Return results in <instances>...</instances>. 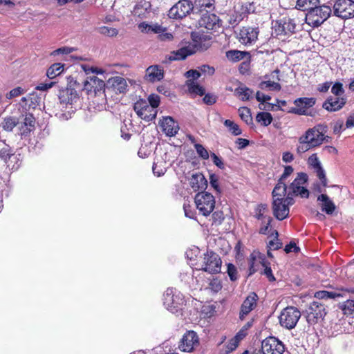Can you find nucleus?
<instances>
[{"mask_svg":"<svg viewBox=\"0 0 354 354\" xmlns=\"http://www.w3.org/2000/svg\"><path fill=\"white\" fill-rule=\"evenodd\" d=\"M259 88L262 90H270V91H280L281 88V85L274 82L270 80L263 81L259 84Z\"/></svg>","mask_w":354,"mask_h":354,"instance_id":"45","label":"nucleus"},{"mask_svg":"<svg viewBox=\"0 0 354 354\" xmlns=\"http://www.w3.org/2000/svg\"><path fill=\"white\" fill-rule=\"evenodd\" d=\"M185 302L183 295L176 288H167L163 295V304L172 313H176L181 310Z\"/></svg>","mask_w":354,"mask_h":354,"instance_id":"3","label":"nucleus"},{"mask_svg":"<svg viewBox=\"0 0 354 354\" xmlns=\"http://www.w3.org/2000/svg\"><path fill=\"white\" fill-rule=\"evenodd\" d=\"M317 201L320 202V207L322 212L327 214H332L335 209V203L326 194H321L317 197Z\"/></svg>","mask_w":354,"mask_h":354,"instance_id":"28","label":"nucleus"},{"mask_svg":"<svg viewBox=\"0 0 354 354\" xmlns=\"http://www.w3.org/2000/svg\"><path fill=\"white\" fill-rule=\"evenodd\" d=\"M198 50V46L194 44H189L187 46L182 47L177 50L171 53L169 56V60H183L189 55L194 54Z\"/></svg>","mask_w":354,"mask_h":354,"instance_id":"18","label":"nucleus"},{"mask_svg":"<svg viewBox=\"0 0 354 354\" xmlns=\"http://www.w3.org/2000/svg\"><path fill=\"white\" fill-rule=\"evenodd\" d=\"M331 92L336 97H341L344 93L343 84L340 82H335L331 88Z\"/></svg>","mask_w":354,"mask_h":354,"instance_id":"53","label":"nucleus"},{"mask_svg":"<svg viewBox=\"0 0 354 354\" xmlns=\"http://www.w3.org/2000/svg\"><path fill=\"white\" fill-rule=\"evenodd\" d=\"M224 124L234 136H239L242 133L239 126L230 120H225Z\"/></svg>","mask_w":354,"mask_h":354,"instance_id":"47","label":"nucleus"},{"mask_svg":"<svg viewBox=\"0 0 354 354\" xmlns=\"http://www.w3.org/2000/svg\"><path fill=\"white\" fill-rule=\"evenodd\" d=\"M98 32L106 37H114L118 35V30L115 28L104 26L98 28Z\"/></svg>","mask_w":354,"mask_h":354,"instance_id":"44","label":"nucleus"},{"mask_svg":"<svg viewBox=\"0 0 354 354\" xmlns=\"http://www.w3.org/2000/svg\"><path fill=\"white\" fill-rule=\"evenodd\" d=\"M134 111L142 120L150 122L156 118L157 110L149 106L148 102L144 100H138L133 106Z\"/></svg>","mask_w":354,"mask_h":354,"instance_id":"12","label":"nucleus"},{"mask_svg":"<svg viewBox=\"0 0 354 354\" xmlns=\"http://www.w3.org/2000/svg\"><path fill=\"white\" fill-rule=\"evenodd\" d=\"M250 55L245 58V59L241 63L239 67V71L242 75H250Z\"/></svg>","mask_w":354,"mask_h":354,"instance_id":"48","label":"nucleus"},{"mask_svg":"<svg viewBox=\"0 0 354 354\" xmlns=\"http://www.w3.org/2000/svg\"><path fill=\"white\" fill-rule=\"evenodd\" d=\"M198 68L200 71L201 75L205 74L207 75H212L215 72L214 68L209 65H203L198 67Z\"/></svg>","mask_w":354,"mask_h":354,"instance_id":"58","label":"nucleus"},{"mask_svg":"<svg viewBox=\"0 0 354 354\" xmlns=\"http://www.w3.org/2000/svg\"><path fill=\"white\" fill-rule=\"evenodd\" d=\"M194 203L199 213L205 216H209L213 212L216 204L214 196L207 192L196 194Z\"/></svg>","mask_w":354,"mask_h":354,"instance_id":"4","label":"nucleus"},{"mask_svg":"<svg viewBox=\"0 0 354 354\" xmlns=\"http://www.w3.org/2000/svg\"><path fill=\"white\" fill-rule=\"evenodd\" d=\"M194 148L197 154L203 160H207L209 157L208 151L201 144L195 143Z\"/></svg>","mask_w":354,"mask_h":354,"instance_id":"51","label":"nucleus"},{"mask_svg":"<svg viewBox=\"0 0 354 354\" xmlns=\"http://www.w3.org/2000/svg\"><path fill=\"white\" fill-rule=\"evenodd\" d=\"M209 183L211 186L217 192H220V188L218 185V178L215 174H212L209 176Z\"/></svg>","mask_w":354,"mask_h":354,"instance_id":"61","label":"nucleus"},{"mask_svg":"<svg viewBox=\"0 0 354 354\" xmlns=\"http://www.w3.org/2000/svg\"><path fill=\"white\" fill-rule=\"evenodd\" d=\"M160 97L156 94H151L148 97V104L149 106L153 107V109H156V108L160 104Z\"/></svg>","mask_w":354,"mask_h":354,"instance_id":"54","label":"nucleus"},{"mask_svg":"<svg viewBox=\"0 0 354 354\" xmlns=\"http://www.w3.org/2000/svg\"><path fill=\"white\" fill-rule=\"evenodd\" d=\"M209 288L212 291L217 292L222 288V285L218 279H214L209 283Z\"/></svg>","mask_w":354,"mask_h":354,"instance_id":"62","label":"nucleus"},{"mask_svg":"<svg viewBox=\"0 0 354 354\" xmlns=\"http://www.w3.org/2000/svg\"><path fill=\"white\" fill-rule=\"evenodd\" d=\"M56 83L57 82L48 79L44 82L39 83L35 88L38 91H46L53 87Z\"/></svg>","mask_w":354,"mask_h":354,"instance_id":"52","label":"nucleus"},{"mask_svg":"<svg viewBox=\"0 0 354 354\" xmlns=\"http://www.w3.org/2000/svg\"><path fill=\"white\" fill-rule=\"evenodd\" d=\"M294 169L292 168V166H286L285 168H284V171H283V173L282 174V175L281 176L280 178L279 179V181H281V182H284L285 183V180H286V178L292 174V173L293 172Z\"/></svg>","mask_w":354,"mask_h":354,"instance_id":"60","label":"nucleus"},{"mask_svg":"<svg viewBox=\"0 0 354 354\" xmlns=\"http://www.w3.org/2000/svg\"><path fill=\"white\" fill-rule=\"evenodd\" d=\"M301 317L300 311L295 307L290 306L284 308L279 317L281 326L287 329L294 328Z\"/></svg>","mask_w":354,"mask_h":354,"instance_id":"8","label":"nucleus"},{"mask_svg":"<svg viewBox=\"0 0 354 354\" xmlns=\"http://www.w3.org/2000/svg\"><path fill=\"white\" fill-rule=\"evenodd\" d=\"M346 100L343 97H329L324 102L323 108L328 111H336L341 109L346 104Z\"/></svg>","mask_w":354,"mask_h":354,"instance_id":"26","label":"nucleus"},{"mask_svg":"<svg viewBox=\"0 0 354 354\" xmlns=\"http://www.w3.org/2000/svg\"><path fill=\"white\" fill-rule=\"evenodd\" d=\"M308 164L315 170V172L320 180L322 185L326 187L327 185V179L326 177L325 171L323 169L321 162L316 153L312 154L308 158Z\"/></svg>","mask_w":354,"mask_h":354,"instance_id":"21","label":"nucleus"},{"mask_svg":"<svg viewBox=\"0 0 354 354\" xmlns=\"http://www.w3.org/2000/svg\"><path fill=\"white\" fill-rule=\"evenodd\" d=\"M20 123V118L15 116H7L3 118L1 126L6 131H12Z\"/></svg>","mask_w":354,"mask_h":354,"instance_id":"34","label":"nucleus"},{"mask_svg":"<svg viewBox=\"0 0 354 354\" xmlns=\"http://www.w3.org/2000/svg\"><path fill=\"white\" fill-rule=\"evenodd\" d=\"M308 176L305 173L297 174V177L293 182L288 187V191L291 194L299 195L301 198H308L309 196L308 190L304 187V185L307 182Z\"/></svg>","mask_w":354,"mask_h":354,"instance_id":"13","label":"nucleus"},{"mask_svg":"<svg viewBox=\"0 0 354 354\" xmlns=\"http://www.w3.org/2000/svg\"><path fill=\"white\" fill-rule=\"evenodd\" d=\"M239 113L241 120L246 124H250L252 123V118L250 109L247 107H241L239 109Z\"/></svg>","mask_w":354,"mask_h":354,"instance_id":"46","label":"nucleus"},{"mask_svg":"<svg viewBox=\"0 0 354 354\" xmlns=\"http://www.w3.org/2000/svg\"><path fill=\"white\" fill-rule=\"evenodd\" d=\"M145 79L151 82L160 81L164 77L163 68L158 65H152L146 70Z\"/></svg>","mask_w":354,"mask_h":354,"instance_id":"27","label":"nucleus"},{"mask_svg":"<svg viewBox=\"0 0 354 354\" xmlns=\"http://www.w3.org/2000/svg\"><path fill=\"white\" fill-rule=\"evenodd\" d=\"M185 76L187 78L192 77V79H190L189 80L194 81L201 77V73H200V71L198 70V68L196 69V70L192 69V70H189L186 72Z\"/></svg>","mask_w":354,"mask_h":354,"instance_id":"59","label":"nucleus"},{"mask_svg":"<svg viewBox=\"0 0 354 354\" xmlns=\"http://www.w3.org/2000/svg\"><path fill=\"white\" fill-rule=\"evenodd\" d=\"M64 71V64L62 63H54L46 71V76L48 79L53 80L61 75Z\"/></svg>","mask_w":354,"mask_h":354,"instance_id":"37","label":"nucleus"},{"mask_svg":"<svg viewBox=\"0 0 354 354\" xmlns=\"http://www.w3.org/2000/svg\"><path fill=\"white\" fill-rule=\"evenodd\" d=\"M299 143L297 146V152L299 154L304 153L312 148H314L310 142L306 140L305 137L302 135L299 138Z\"/></svg>","mask_w":354,"mask_h":354,"instance_id":"41","label":"nucleus"},{"mask_svg":"<svg viewBox=\"0 0 354 354\" xmlns=\"http://www.w3.org/2000/svg\"><path fill=\"white\" fill-rule=\"evenodd\" d=\"M227 273L232 281H235L239 278L237 268L231 263L227 264Z\"/></svg>","mask_w":354,"mask_h":354,"instance_id":"49","label":"nucleus"},{"mask_svg":"<svg viewBox=\"0 0 354 354\" xmlns=\"http://www.w3.org/2000/svg\"><path fill=\"white\" fill-rule=\"evenodd\" d=\"M252 93V90L245 86H240L234 91V94L243 101L249 100Z\"/></svg>","mask_w":354,"mask_h":354,"instance_id":"39","label":"nucleus"},{"mask_svg":"<svg viewBox=\"0 0 354 354\" xmlns=\"http://www.w3.org/2000/svg\"><path fill=\"white\" fill-rule=\"evenodd\" d=\"M210 156L212 159V161L215 165H216L220 169L224 168V163L221 158L216 155L214 153H212Z\"/></svg>","mask_w":354,"mask_h":354,"instance_id":"64","label":"nucleus"},{"mask_svg":"<svg viewBox=\"0 0 354 354\" xmlns=\"http://www.w3.org/2000/svg\"><path fill=\"white\" fill-rule=\"evenodd\" d=\"M319 0H297L296 7L308 12L318 3Z\"/></svg>","mask_w":354,"mask_h":354,"instance_id":"40","label":"nucleus"},{"mask_svg":"<svg viewBox=\"0 0 354 354\" xmlns=\"http://www.w3.org/2000/svg\"><path fill=\"white\" fill-rule=\"evenodd\" d=\"M221 264L222 261L216 253L207 251L204 254L201 266L198 270L209 274H216L221 272Z\"/></svg>","mask_w":354,"mask_h":354,"instance_id":"7","label":"nucleus"},{"mask_svg":"<svg viewBox=\"0 0 354 354\" xmlns=\"http://www.w3.org/2000/svg\"><path fill=\"white\" fill-rule=\"evenodd\" d=\"M194 6V11L209 12L214 8V0H196Z\"/></svg>","mask_w":354,"mask_h":354,"instance_id":"35","label":"nucleus"},{"mask_svg":"<svg viewBox=\"0 0 354 354\" xmlns=\"http://www.w3.org/2000/svg\"><path fill=\"white\" fill-rule=\"evenodd\" d=\"M256 120L263 126H268L272 121V116L268 112H259L256 116Z\"/></svg>","mask_w":354,"mask_h":354,"instance_id":"43","label":"nucleus"},{"mask_svg":"<svg viewBox=\"0 0 354 354\" xmlns=\"http://www.w3.org/2000/svg\"><path fill=\"white\" fill-rule=\"evenodd\" d=\"M0 157L8 164V167H12V169H17L19 167V165L16 166L15 165H11V163L18 158L16 155L12 153L9 146H5L0 149Z\"/></svg>","mask_w":354,"mask_h":354,"instance_id":"31","label":"nucleus"},{"mask_svg":"<svg viewBox=\"0 0 354 354\" xmlns=\"http://www.w3.org/2000/svg\"><path fill=\"white\" fill-rule=\"evenodd\" d=\"M272 211L275 218L282 221L288 216L290 209L287 204L277 198V200H272Z\"/></svg>","mask_w":354,"mask_h":354,"instance_id":"23","label":"nucleus"},{"mask_svg":"<svg viewBox=\"0 0 354 354\" xmlns=\"http://www.w3.org/2000/svg\"><path fill=\"white\" fill-rule=\"evenodd\" d=\"M74 85L76 88L72 86V84L67 86L65 89L60 90L58 94L59 106L62 111L64 109L69 110L68 113L73 112V105L75 104L79 100V94L77 93V88L80 89V84H77L75 81Z\"/></svg>","mask_w":354,"mask_h":354,"instance_id":"2","label":"nucleus"},{"mask_svg":"<svg viewBox=\"0 0 354 354\" xmlns=\"http://www.w3.org/2000/svg\"><path fill=\"white\" fill-rule=\"evenodd\" d=\"M258 296L254 292H251L243 301L239 314V318L243 319L257 306Z\"/></svg>","mask_w":354,"mask_h":354,"instance_id":"22","label":"nucleus"},{"mask_svg":"<svg viewBox=\"0 0 354 354\" xmlns=\"http://www.w3.org/2000/svg\"><path fill=\"white\" fill-rule=\"evenodd\" d=\"M25 93V90L22 88L21 87H16L13 89H12L9 93H8L6 95L7 99H12L15 97H18L20 95Z\"/></svg>","mask_w":354,"mask_h":354,"instance_id":"55","label":"nucleus"},{"mask_svg":"<svg viewBox=\"0 0 354 354\" xmlns=\"http://www.w3.org/2000/svg\"><path fill=\"white\" fill-rule=\"evenodd\" d=\"M73 50H74L73 48L64 46V47L59 48L53 50L51 53V55L55 56V55H59V54H66V55H67V54H70Z\"/></svg>","mask_w":354,"mask_h":354,"instance_id":"57","label":"nucleus"},{"mask_svg":"<svg viewBox=\"0 0 354 354\" xmlns=\"http://www.w3.org/2000/svg\"><path fill=\"white\" fill-rule=\"evenodd\" d=\"M192 12H194V6L189 0H180L169 10L168 17L172 19H182Z\"/></svg>","mask_w":354,"mask_h":354,"instance_id":"6","label":"nucleus"},{"mask_svg":"<svg viewBox=\"0 0 354 354\" xmlns=\"http://www.w3.org/2000/svg\"><path fill=\"white\" fill-rule=\"evenodd\" d=\"M272 218L270 216H268L267 220L261 221V227L259 229V233L262 234H266L268 232V229L270 226V223Z\"/></svg>","mask_w":354,"mask_h":354,"instance_id":"56","label":"nucleus"},{"mask_svg":"<svg viewBox=\"0 0 354 354\" xmlns=\"http://www.w3.org/2000/svg\"><path fill=\"white\" fill-rule=\"evenodd\" d=\"M219 19L215 15L209 12H205L198 20V25L201 28L207 30H214L220 27Z\"/></svg>","mask_w":354,"mask_h":354,"instance_id":"20","label":"nucleus"},{"mask_svg":"<svg viewBox=\"0 0 354 354\" xmlns=\"http://www.w3.org/2000/svg\"><path fill=\"white\" fill-rule=\"evenodd\" d=\"M189 183L194 191L205 189L207 185V181L201 173L192 174Z\"/></svg>","mask_w":354,"mask_h":354,"instance_id":"29","label":"nucleus"},{"mask_svg":"<svg viewBox=\"0 0 354 354\" xmlns=\"http://www.w3.org/2000/svg\"><path fill=\"white\" fill-rule=\"evenodd\" d=\"M198 344V337L196 333L189 330L183 335L178 348L183 352H192Z\"/></svg>","mask_w":354,"mask_h":354,"instance_id":"16","label":"nucleus"},{"mask_svg":"<svg viewBox=\"0 0 354 354\" xmlns=\"http://www.w3.org/2000/svg\"><path fill=\"white\" fill-rule=\"evenodd\" d=\"M20 118L19 126V133L21 136H27L34 128L35 120L32 114L26 113Z\"/></svg>","mask_w":354,"mask_h":354,"instance_id":"24","label":"nucleus"},{"mask_svg":"<svg viewBox=\"0 0 354 354\" xmlns=\"http://www.w3.org/2000/svg\"><path fill=\"white\" fill-rule=\"evenodd\" d=\"M341 308L345 315H353L354 313V300L348 299L342 304Z\"/></svg>","mask_w":354,"mask_h":354,"instance_id":"50","label":"nucleus"},{"mask_svg":"<svg viewBox=\"0 0 354 354\" xmlns=\"http://www.w3.org/2000/svg\"><path fill=\"white\" fill-rule=\"evenodd\" d=\"M326 131V127L322 125H317L313 128L308 129L303 135L306 140H308L311 145L316 147L321 145L324 141L328 142V136L324 135Z\"/></svg>","mask_w":354,"mask_h":354,"instance_id":"9","label":"nucleus"},{"mask_svg":"<svg viewBox=\"0 0 354 354\" xmlns=\"http://www.w3.org/2000/svg\"><path fill=\"white\" fill-rule=\"evenodd\" d=\"M342 297L343 295L339 290L336 291L320 290L315 293V297L319 299H336Z\"/></svg>","mask_w":354,"mask_h":354,"instance_id":"38","label":"nucleus"},{"mask_svg":"<svg viewBox=\"0 0 354 354\" xmlns=\"http://www.w3.org/2000/svg\"><path fill=\"white\" fill-rule=\"evenodd\" d=\"M250 53L246 51H241L238 50H230L225 53L227 59L232 62H237L244 59Z\"/></svg>","mask_w":354,"mask_h":354,"instance_id":"36","label":"nucleus"},{"mask_svg":"<svg viewBox=\"0 0 354 354\" xmlns=\"http://www.w3.org/2000/svg\"><path fill=\"white\" fill-rule=\"evenodd\" d=\"M265 263L264 259H261L259 254L253 252L249 257V275L255 273L260 266H263Z\"/></svg>","mask_w":354,"mask_h":354,"instance_id":"32","label":"nucleus"},{"mask_svg":"<svg viewBox=\"0 0 354 354\" xmlns=\"http://www.w3.org/2000/svg\"><path fill=\"white\" fill-rule=\"evenodd\" d=\"M160 127L162 132H164L167 136H175L179 130L178 123L169 116L163 118L160 121Z\"/></svg>","mask_w":354,"mask_h":354,"instance_id":"25","label":"nucleus"},{"mask_svg":"<svg viewBox=\"0 0 354 354\" xmlns=\"http://www.w3.org/2000/svg\"><path fill=\"white\" fill-rule=\"evenodd\" d=\"M186 84L188 87V90L191 93L203 95L205 93V89L203 87L198 84L194 80H187Z\"/></svg>","mask_w":354,"mask_h":354,"instance_id":"42","label":"nucleus"},{"mask_svg":"<svg viewBox=\"0 0 354 354\" xmlns=\"http://www.w3.org/2000/svg\"><path fill=\"white\" fill-rule=\"evenodd\" d=\"M264 268L263 274L268 278L270 281H273L275 280V278L272 274V269L270 266H267L266 262L263 263V266Z\"/></svg>","mask_w":354,"mask_h":354,"instance_id":"63","label":"nucleus"},{"mask_svg":"<svg viewBox=\"0 0 354 354\" xmlns=\"http://www.w3.org/2000/svg\"><path fill=\"white\" fill-rule=\"evenodd\" d=\"M332 10L330 6L323 5L317 6L306 13V20L307 23L313 27H318L323 24L330 16Z\"/></svg>","mask_w":354,"mask_h":354,"instance_id":"5","label":"nucleus"},{"mask_svg":"<svg viewBox=\"0 0 354 354\" xmlns=\"http://www.w3.org/2000/svg\"><path fill=\"white\" fill-rule=\"evenodd\" d=\"M297 24L294 19L283 17L276 21L274 26V32L277 35H288L295 32Z\"/></svg>","mask_w":354,"mask_h":354,"instance_id":"15","label":"nucleus"},{"mask_svg":"<svg viewBox=\"0 0 354 354\" xmlns=\"http://www.w3.org/2000/svg\"><path fill=\"white\" fill-rule=\"evenodd\" d=\"M306 319L308 324H315L322 320L326 315L324 305L318 301H313L306 310Z\"/></svg>","mask_w":354,"mask_h":354,"instance_id":"10","label":"nucleus"},{"mask_svg":"<svg viewBox=\"0 0 354 354\" xmlns=\"http://www.w3.org/2000/svg\"><path fill=\"white\" fill-rule=\"evenodd\" d=\"M288 187L286 186L284 182L278 180L277 184L274 187L272 196V200H277V198L283 201V198L288 194Z\"/></svg>","mask_w":354,"mask_h":354,"instance_id":"33","label":"nucleus"},{"mask_svg":"<svg viewBox=\"0 0 354 354\" xmlns=\"http://www.w3.org/2000/svg\"><path fill=\"white\" fill-rule=\"evenodd\" d=\"M106 71L97 67L90 66V100L97 111L105 109L106 97L105 95Z\"/></svg>","mask_w":354,"mask_h":354,"instance_id":"1","label":"nucleus"},{"mask_svg":"<svg viewBox=\"0 0 354 354\" xmlns=\"http://www.w3.org/2000/svg\"><path fill=\"white\" fill-rule=\"evenodd\" d=\"M335 16L342 19L354 17V1L353 0H337L333 6Z\"/></svg>","mask_w":354,"mask_h":354,"instance_id":"11","label":"nucleus"},{"mask_svg":"<svg viewBox=\"0 0 354 354\" xmlns=\"http://www.w3.org/2000/svg\"><path fill=\"white\" fill-rule=\"evenodd\" d=\"M108 83L116 92H118L120 93H125L127 90V83L125 79L122 77L115 76L109 78L108 80Z\"/></svg>","mask_w":354,"mask_h":354,"instance_id":"30","label":"nucleus"},{"mask_svg":"<svg viewBox=\"0 0 354 354\" xmlns=\"http://www.w3.org/2000/svg\"><path fill=\"white\" fill-rule=\"evenodd\" d=\"M258 35L257 28L243 27L239 34V40L244 45H251L257 41Z\"/></svg>","mask_w":354,"mask_h":354,"instance_id":"17","label":"nucleus"},{"mask_svg":"<svg viewBox=\"0 0 354 354\" xmlns=\"http://www.w3.org/2000/svg\"><path fill=\"white\" fill-rule=\"evenodd\" d=\"M261 351L263 354H283L285 347L276 337H269L262 342Z\"/></svg>","mask_w":354,"mask_h":354,"instance_id":"14","label":"nucleus"},{"mask_svg":"<svg viewBox=\"0 0 354 354\" xmlns=\"http://www.w3.org/2000/svg\"><path fill=\"white\" fill-rule=\"evenodd\" d=\"M295 108L292 112L298 115H309L308 109L315 104V99L313 97H301L295 100Z\"/></svg>","mask_w":354,"mask_h":354,"instance_id":"19","label":"nucleus"}]
</instances>
